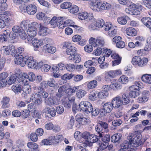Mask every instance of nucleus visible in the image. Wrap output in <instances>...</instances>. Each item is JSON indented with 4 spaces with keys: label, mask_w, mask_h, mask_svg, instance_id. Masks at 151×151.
Segmentation results:
<instances>
[{
    "label": "nucleus",
    "mask_w": 151,
    "mask_h": 151,
    "mask_svg": "<svg viewBox=\"0 0 151 151\" xmlns=\"http://www.w3.org/2000/svg\"><path fill=\"white\" fill-rule=\"evenodd\" d=\"M38 24L36 22L32 23L30 24V27L27 29L26 31L28 36L27 37V40L29 42L32 40L35 37L37 33V28L38 27Z\"/></svg>",
    "instance_id": "obj_1"
},
{
    "label": "nucleus",
    "mask_w": 151,
    "mask_h": 151,
    "mask_svg": "<svg viewBox=\"0 0 151 151\" xmlns=\"http://www.w3.org/2000/svg\"><path fill=\"white\" fill-rule=\"evenodd\" d=\"M82 137L85 139L84 143L88 146L91 145L92 143L96 142L98 140L97 136L88 132L83 133Z\"/></svg>",
    "instance_id": "obj_2"
},
{
    "label": "nucleus",
    "mask_w": 151,
    "mask_h": 151,
    "mask_svg": "<svg viewBox=\"0 0 151 151\" xmlns=\"http://www.w3.org/2000/svg\"><path fill=\"white\" fill-rule=\"evenodd\" d=\"M148 61L147 58H143L142 59L140 56H134L133 58L132 63L134 65L142 67L146 65Z\"/></svg>",
    "instance_id": "obj_3"
},
{
    "label": "nucleus",
    "mask_w": 151,
    "mask_h": 151,
    "mask_svg": "<svg viewBox=\"0 0 151 151\" xmlns=\"http://www.w3.org/2000/svg\"><path fill=\"white\" fill-rule=\"evenodd\" d=\"M142 138V135L139 134L133 139L131 135L128 136L127 139L129 140V143L133 147H137L141 144L142 142L141 140Z\"/></svg>",
    "instance_id": "obj_4"
},
{
    "label": "nucleus",
    "mask_w": 151,
    "mask_h": 151,
    "mask_svg": "<svg viewBox=\"0 0 151 151\" xmlns=\"http://www.w3.org/2000/svg\"><path fill=\"white\" fill-rule=\"evenodd\" d=\"M79 109H78V111L82 110L86 113H89L91 112V109H93L92 104L89 102L86 101H82L80 103L78 106Z\"/></svg>",
    "instance_id": "obj_5"
},
{
    "label": "nucleus",
    "mask_w": 151,
    "mask_h": 151,
    "mask_svg": "<svg viewBox=\"0 0 151 151\" xmlns=\"http://www.w3.org/2000/svg\"><path fill=\"white\" fill-rule=\"evenodd\" d=\"M1 52L4 54L8 55L11 53L13 55L16 53L15 47L11 45L7 46H3L1 49Z\"/></svg>",
    "instance_id": "obj_6"
},
{
    "label": "nucleus",
    "mask_w": 151,
    "mask_h": 151,
    "mask_svg": "<svg viewBox=\"0 0 151 151\" xmlns=\"http://www.w3.org/2000/svg\"><path fill=\"white\" fill-rule=\"evenodd\" d=\"M35 74L32 72H30L27 74L26 73H24L22 76L19 78L20 81H22L23 82L26 83L28 82V80L30 81H33L35 80Z\"/></svg>",
    "instance_id": "obj_7"
},
{
    "label": "nucleus",
    "mask_w": 151,
    "mask_h": 151,
    "mask_svg": "<svg viewBox=\"0 0 151 151\" xmlns=\"http://www.w3.org/2000/svg\"><path fill=\"white\" fill-rule=\"evenodd\" d=\"M50 40V39L47 38H45L43 40L33 38L31 41V43L34 47H39L44 44L49 43V42Z\"/></svg>",
    "instance_id": "obj_8"
},
{
    "label": "nucleus",
    "mask_w": 151,
    "mask_h": 151,
    "mask_svg": "<svg viewBox=\"0 0 151 151\" xmlns=\"http://www.w3.org/2000/svg\"><path fill=\"white\" fill-rule=\"evenodd\" d=\"M20 79H18L19 82L20 83V85L22 86V91L23 93H22V95L27 96V94H28L31 91V88L30 85L28 84V82L26 83L23 82L22 81H20Z\"/></svg>",
    "instance_id": "obj_9"
},
{
    "label": "nucleus",
    "mask_w": 151,
    "mask_h": 151,
    "mask_svg": "<svg viewBox=\"0 0 151 151\" xmlns=\"http://www.w3.org/2000/svg\"><path fill=\"white\" fill-rule=\"evenodd\" d=\"M64 47L67 48L66 52V54L70 56H73L77 52L76 48L74 46L70 45V44L65 42Z\"/></svg>",
    "instance_id": "obj_10"
},
{
    "label": "nucleus",
    "mask_w": 151,
    "mask_h": 151,
    "mask_svg": "<svg viewBox=\"0 0 151 151\" xmlns=\"http://www.w3.org/2000/svg\"><path fill=\"white\" fill-rule=\"evenodd\" d=\"M129 7L132 9V14L134 15H139L142 9V7L141 5H137L132 2L129 5Z\"/></svg>",
    "instance_id": "obj_11"
},
{
    "label": "nucleus",
    "mask_w": 151,
    "mask_h": 151,
    "mask_svg": "<svg viewBox=\"0 0 151 151\" xmlns=\"http://www.w3.org/2000/svg\"><path fill=\"white\" fill-rule=\"evenodd\" d=\"M60 101L59 98H58L55 96L52 98L49 97L45 99L44 101V102L45 104L47 105L52 106L58 104Z\"/></svg>",
    "instance_id": "obj_12"
},
{
    "label": "nucleus",
    "mask_w": 151,
    "mask_h": 151,
    "mask_svg": "<svg viewBox=\"0 0 151 151\" xmlns=\"http://www.w3.org/2000/svg\"><path fill=\"white\" fill-rule=\"evenodd\" d=\"M24 60H25L26 64H28L29 68H35L37 66V63L33 59V57L31 56H25Z\"/></svg>",
    "instance_id": "obj_13"
},
{
    "label": "nucleus",
    "mask_w": 151,
    "mask_h": 151,
    "mask_svg": "<svg viewBox=\"0 0 151 151\" xmlns=\"http://www.w3.org/2000/svg\"><path fill=\"white\" fill-rule=\"evenodd\" d=\"M90 4L91 7L93 10L97 12L101 11L100 2L96 0H93Z\"/></svg>",
    "instance_id": "obj_14"
},
{
    "label": "nucleus",
    "mask_w": 151,
    "mask_h": 151,
    "mask_svg": "<svg viewBox=\"0 0 151 151\" xmlns=\"http://www.w3.org/2000/svg\"><path fill=\"white\" fill-rule=\"evenodd\" d=\"M24 59V57L22 55H20L17 56L14 59V61L16 64L23 67L26 64V61Z\"/></svg>",
    "instance_id": "obj_15"
},
{
    "label": "nucleus",
    "mask_w": 151,
    "mask_h": 151,
    "mask_svg": "<svg viewBox=\"0 0 151 151\" xmlns=\"http://www.w3.org/2000/svg\"><path fill=\"white\" fill-rule=\"evenodd\" d=\"M37 10L36 6L34 4H29L26 7L27 12L31 15L35 14Z\"/></svg>",
    "instance_id": "obj_16"
},
{
    "label": "nucleus",
    "mask_w": 151,
    "mask_h": 151,
    "mask_svg": "<svg viewBox=\"0 0 151 151\" xmlns=\"http://www.w3.org/2000/svg\"><path fill=\"white\" fill-rule=\"evenodd\" d=\"M107 76L110 78H114L116 76L121 75L122 74L121 70H110L106 73Z\"/></svg>",
    "instance_id": "obj_17"
},
{
    "label": "nucleus",
    "mask_w": 151,
    "mask_h": 151,
    "mask_svg": "<svg viewBox=\"0 0 151 151\" xmlns=\"http://www.w3.org/2000/svg\"><path fill=\"white\" fill-rule=\"evenodd\" d=\"M122 103V101L121 97L119 96H117L114 98L111 101V103L113 107L115 108L119 107Z\"/></svg>",
    "instance_id": "obj_18"
},
{
    "label": "nucleus",
    "mask_w": 151,
    "mask_h": 151,
    "mask_svg": "<svg viewBox=\"0 0 151 151\" xmlns=\"http://www.w3.org/2000/svg\"><path fill=\"white\" fill-rule=\"evenodd\" d=\"M66 86L65 85L61 86L59 88L58 92L56 94L55 96L58 98H59L60 100L61 97L66 93Z\"/></svg>",
    "instance_id": "obj_19"
},
{
    "label": "nucleus",
    "mask_w": 151,
    "mask_h": 151,
    "mask_svg": "<svg viewBox=\"0 0 151 151\" xmlns=\"http://www.w3.org/2000/svg\"><path fill=\"white\" fill-rule=\"evenodd\" d=\"M47 44L45 45L43 47V51L51 53H53L56 51V49L55 47H52L50 44Z\"/></svg>",
    "instance_id": "obj_20"
},
{
    "label": "nucleus",
    "mask_w": 151,
    "mask_h": 151,
    "mask_svg": "<svg viewBox=\"0 0 151 151\" xmlns=\"http://www.w3.org/2000/svg\"><path fill=\"white\" fill-rule=\"evenodd\" d=\"M11 32L9 30H6L4 31L3 34L0 35V42L7 41V38L10 36Z\"/></svg>",
    "instance_id": "obj_21"
},
{
    "label": "nucleus",
    "mask_w": 151,
    "mask_h": 151,
    "mask_svg": "<svg viewBox=\"0 0 151 151\" xmlns=\"http://www.w3.org/2000/svg\"><path fill=\"white\" fill-rule=\"evenodd\" d=\"M68 58L69 60L76 63H79L81 60V56L78 54H75L73 56H69Z\"/></svg>",
    "instance_id": "obj_22"
},
{
    "label": "nucleus",
    "mask_w": 151,
    "mask_h": 151,
    "mask_svg": "<svg viewBox=\"0 0 151 151\" xmlns=\"http://www.w3.org/2000/svg\"><path fill=\"white\" fill-rule=\"evenodd\" d=\"M113 107L111 103L108 102L104 104L103 109L106 113H109L111 111Z\"/></svg>",
    "instance_id": "obj_23"
},
{
    "label": "nucleus",
    "mask_w": 151,
    "mask_h": 151,
    "mask_svg": "<svg viewBox=\"0 0 151 151\" xmlns=\"http://www.w3.org/2000/svg\"><path fill=\"white\" fill-rule=\"evenodd\" d=\"M141 21L144 24L151 30V18L149 17H144L142 18Z\"/></svg>",
    "instance_id": "obj_24"
},
{
    "label": "nucleus",
    "mask_w": 151,
    "mask_h": 151,
    "mask_svg": "<svg viewBox=\"0 0 151 151\" xmlns=\"http://www.w3.org/2000/svg\"><path fill=\"white\" fill-rule=\"evenodd\" d=\"M126 33L128 36H134L136 35L137 32L134 28L129 27L126 29Z\"/></svg>",
    "instance_id": "obj_25"
},
{
    "label": "nucleus",
    "mask_w": 151,
    "mask_h": 151,
    "mask_svg": "<svg viewBox=\"0 0 151 151\" xmlns=\"http://www.w3.org/2000/svg\"><path fill=\"white\" fill-rule=\"evenodd\" d=\"M31 24L29 20H24L22 21L20 24V27L23 29H25L27 30V28L30 27Z\"/></svg>",
    "instance_id": "obj_26"
},
{
    "label": "nucleus",
    "mask_w": 151,
    "mask_h": 151,
    "mask_svg": "<svg viewBox=\"0 0 151 151\" xmlns=\"http://www.w3.org/2000/svg\"><path fill=\"white\" fill-rule=\"evenodd\" d=\"M10 99L9 98L7 97H4L1 101V103L3 108L8 107L9 106V102Z\"/></svg>",
    "instance_id": "obj_27"
},
{
    "label": "nucleus",
    "mask_w": 151,
    "mask_h": 151,
    "mask_svg": "<svg viewBox=\"0 0 151 151\" xmlns=\"http://www.w3.org/2000/svg\"><path fill=\"white\" fill-rule=\"evenodd\" d=\"M45 111L47 114H50L51 116L53 117L55 116L56 112L54 108H45L44 109Z\"/></svg>",
    "instance_id": "obj_28"
},
{
    "label": "nucleus",
    "mask_w": 151,
    "mask_h": 151,
    "mask_svg": "<svg viewBox=\"0 0 151 151\" xmlns=\"http://www.w3.org/2000/svg\"><path fill=\"white\" fill-rule=\"evenodd\" d=\"M141 79L144 82L150 84H151V74H145L143 75Z\"/></svg>",
    "instance_id": "obj_29"
},
{
    "label": "nucleus",
    "mask_w": 151,
    "mask_h": 151,
    "mask_svg": "<svg viewBox=\"0 0 151 151\" xmlns=\"http://www.w3.org/2000/svg\"><path fill=\"white\" fill-rule=\"evenodd\" d=\"M98 92L96 91H92L90 93L89 96V98L91 101H94L99 98Z\"/></svg>",
    "instance_id": "obj_30"
},
{
    "label": "nucleus",
    "mask_w": 151,
    "mask_h": 151,
    "mask_svg": "<svg viewBox=\"0 0 151 151\" xmlns=\"http://www.w3.org/2000/svg\"><path fill=\"white\" fill-rule=\"evenodd\" d=\"M40 30L39 34L43 36L46 35L47 34V28L41 24H40Z\"/></svg>",
    "instance_id": "obj_31"
},
{
    "label": "nucleus",
    "mask_w": 151,
    "mask_h": 151,
    "mask_svg": "<svg viewBox=\"0 0 151 151\" xmlns=\"http://www.w3.org/2000/svg\"><path fill=\"white\" fill-rule=\"evenodd\" d=\"M57 26L61 29H63L65 26V21L63 17H58Z\"/></svg>",
    "instance_id": "obj_32"
},
{
    "label": "nucleus",
    "mask_w": 151,
    "mask_h": 151,
    "mask_svg": "<svg viewBox=\"0 0 151 151\" xmlns=\"http://www.w3.org/2000/svg\"><path fill=\"white\" fill-rule=\"evenodd\" d=\"M128 94L127 93H124L122 96V103L124 105H126L129 103L130 100Z\"/></svg>",
    "instance_id": "obj_33"
},
{
    "label": "nucleus",
    "mask_w": 151,
    "mask_h": 151,
    "mask_svg": "<svg viewBox=\"0 0 151 151\" xmlns=\"http://www.w3.org/2000/svg\"><path fill=\"white\" fill-rule=\"evenodd\" d=\"M21 85H13L12 87V90L16 93L18 94L19 93H21L22 91Z\"/></svg>",
    "instance_id": "obj_34"
},
{
    "label": "nucleus",
    "mask_w": 151,
    "mask_h": 151,
    "mask_svg": "<svg viewBox=\"0 0 151 151\" xmlns=\"http://www.w3.org/2000/svg\"><path fill=\"white\" fill-rule=\"evenodd\" d=\"M97 86V82L96 80H93L88 82L87 84V88L90 89H93Z\"/></svg>",
    "instance_id": "obj_35"
},
{
    "label": "nucleus",
    "mask_w": 151,
    "mask_h": 151,
    "mask_svg": "<svg viewBox=\"0 0 151 151\" xmlns=\"http://www.w3.org/2000/svg\"><path fill=\"white\" fill-rule=\"evenodd\" d=\"M121 137L122 135L120 134H115L111 137V141L114 142H118L120 140Z\"/></svg>",
    "instance_id": "obj_36"
},
{
    "label": "nucleus",
    "mask_w": 151,
    "mask_h": 151,
    "mask_svg": "<svg viewBox=\"0 0 151 151\" xmlns=\"http://www.w3.org/2000/svg\"><path fill=\"white\" fill-rule=\"evenodd\" d=\"M17 76L15 74H12L8 78L7 82L8 84L10 85L14 83L16 80Z\"/></svg>",
    "instance_id": "obj_37"
},
{
    "label": "nucleus",
    "mask_w": 151,
    "mask_h": 151,
    "mask_svg": "<svg viewBox=\"0 0 151 151\" xmlns=\"http://www.w3.org/2000/svg\"><path fill=\"white\" fill-rule=\"evenodd\" d=\"M111 7V5L109 3L104 2H101V11L103 10H109Z\"/></svg>",
    "instance_id": "obj_38"
},
{
    "label": "nucleus",
    "mask_w": 151,
    "mask_h": 151,
    "mask_svg": "<svg viewBox=\"0 0 151 151\" xmlns=\"http://www.w3.org/2000/svg\"><path fill=\"white\" fill-rule=\"evenodd\" d=\"M96 41V47L97 46L102 47L104 45L105 43L104 39L103 37H98Z\"/></svg>",
    "instance_id": "obj_39"
},
{
    "label": "nucleus",
    "mask_w": 151,
    "mask_h": 151,
    "mask_svg": "<svg viewBox=\"0 0 151 151\" xmlns=\"http://www.w3.org/2000/svg\"><path fill=\"white\" fill-rule=\"evenodd\" d=\"M52 72L53 73V76L55 78H58L60 76L59 69L55 66H54L52 68Z\"/></svg>",
    "instance_id": "obj_40"
},
{
    "label": "nucleus",
    "mask_w": 151,
    "mask_h": 151,
    "mask_svg": "<svg viewBox=\"0 0 151 151\" xmlns=\"http://www.w3.org/2000/svg\"><path fill=\"white\" fill-rule=\"evenodd\" d=\"M27 146L29 148L36 150L38 148V145L36 143L32 142H29L27 143Z\"/></svg>",
    "instance_id": "obj_41"
},
{
    "label": "nucleus",
    "mask_w": 151,
    "mask_h": 151,
    "mask_svg": "<svg viewBox=\"0 0 151 151\" xmlns=\"http://www.w3.org/2000/svg\"><path fill=\"white\" fill-rule=\"evenodd\" d=\"M129 95L131 98H134L139 95V93L137 89L135 88L134 91H131L129 92Z\"/></svg>",
    "instance_id": "obj_42"
},
{
    "label": "nucleus",
    "mask_w": 151,
    "mask_h": 151,
    "mask_svg": "<svg viewBox=\"0 0 151 151\" xmlns=\"http://www.w3.org/2000/svg\"><path fill=\"white\" fill-rule=\"evenodd\" d=\"M76 91V96L78 98H82L86 93V91L83 89H80Z\"/></svg>",
    "instance_id": "obj_43"
},
{
    "label": "nucleus",
    "mask_w": 151,
    "mask_h": 151,
    "mask_svg": "<svg viewBox=\"0 0 151 151\" xmlns=\"http://www.w3.org/2000/svg\"><path fill=\"white\" fill-rule=\"evenodd\" d=\"M117 29L116 27H112L108 32V35L111 37L114 36L117 33Z\"/></svg>",
    "instance_id": "obj_44"
},
{
    "label": "nucleus",
    "mask_w": 151,
    "mask_h": 151,
    "mask_svg": "<svg viewBox=\"0 0 151 151\" xmlns=\"http://www.w3.org/2000/svg\"><path fill=\"white\" fill-rule=\"evenodd\" d=\"M69 12L73 14L79 11L78 7L76 5L71 6L69 9Z\"/></svg>",
    "instance_id": "obj_45"
},
{
    "label": "nucleus",
    "mask_w": 151,
    "mask_h": 151,
    "mask_svg": "<svg viewBox=\"0 0 151 151\" xmlns=\"http://www.w3.org/2000/svg\"><path fill=\"white\" fill-rule=\"evenodd\" d=\"M65 26H73L74 28H78L79 27L78 26L74 24V22L71 20L68 19L66 21H65Z\"/></svg>",
    "instance_id": "obj_46"
},
{
    "label": "nucleus",
    "mask_w": 151,
    "mask_h": 151,
    "mask_svg": "<svg viewBox=\"0 0 151 151\" xmlns=\"http://www.w3.org/2000/svg\"><path fill=\"white\" fill-rule=\"evenodd\" d=\"M88 17V14L86 12H84L79 14L78 18L81 20H85Z\"/></svg>",
    "instance_id": "obj_47"
},
{
    "label": "nucleus",
    "mask_w": 151,
    "mask_h": 151,
    "mask_svg": "<svg viewBox=\"0 0 151 151\" xmlns=\"http://www.w3.org/2000/svg\"><path fill=\"white\" fill-rule=\"evenodd\" d=\"M99 98L104 99L107 97L109 95L108 92H105L103 91L98 92Z\"/></svg>",
    "instance_id": "obj_48"
},
{
    "label": "nucleus",
    "mask_w": 151,
    "mask_h": 151,
    "mask_svg": "<svg viewBox=\"0 0 151 151\" xmlns=\"http://www.w3.org/2000/svg\"><path fill=\"white\" fill-rule=\"evenodd\" d=\"M119 81L122 84H126L128 81V78L125 76H122L119 78Z\"/></svg>",
    "instance_id": "obj_49"
},
{
    "label": "nucleus",
    "mask_w": 151,
    "mask_h": 151,
    "mask_svg": "<svg viewBox=\"0 0 151 151\" xmlns=\"http://www.w3.org/2000/svg\"><path fill=\"white\" fill-rule=\"evenodd\" d=\"M58 19V17L57 18L55 17H54L51 19L50 22V24L53 27H56L57 25V23Z\"/></svg>",
    "instance_id": "obj_50"
},
{
    "label": "nucleus",
    "mask_w": 151,
    "mask_h": 151,
    "mask_svg": "<svg viewBox=\"0 0 151 151\" xmlns=\"http://www.w3.org/2000/svg\"><path fill=\"white\" fill-rule=\"evenodd\" d=\"M91 21L93 22L89 26V28L91 30H96L97 29L98 26L96 23V20L95 19L91 18Z\"/></svg>",
    "instance_id": "obj_51"
},
{
    "label": "nucleus",
    "mask_w": 151,
    "mask_h": 151,
    "mask_svg": "<svg viewBox=\"0 0 151 151\" xmlns=\"http://www.w3.org/2000/svg\"><path fill=\"white\" fill-rule=\"evenodd\" d=\"M118 23L121 25L125 24L127 23V20L125 17H121L117 18Z\"/></svg>",
    "instance_id": "obj_52"
},
{
    "label": "nucleus",
    "mask_w": 151,
    "mask_h": 151,
    "mask_svg": "<svg viewBox=\"0 0 151 151\" xmlns=\"http://www.w3.org/2000/svg\"><path fill=\"white\" fill-rule=\"evenodd\" d=\"M72 4L69 2H66L62 3L60 4V8L63 9H67L71 6Z\"/></svg>",
    "instance_id": "obj_53"
},
{
    "label": "nucleus",
    "mask_w": 151,
    "mask_h": 151,
    "mask_svg": "<svg viewBox=\"0 0 151 151\" xmlns=\"http://www.w3.org/2000/svg\"><path fill=\"white\" fill-rule=\"evenodd\" d=\"M112 24L109 22H107L104 25L103 28L106 31H109L112 28Z\"/></svg>",
    "instance_id": "obj_54"
},
{
    "label": "nucleus",
    "mask_w": 151,
    "mask_h": 151,
    "mask_svg": "<svg viewBox=\"0 0 151 151\" xmlns=\"http://www.w3.org/2000/svg\"><path fill=\"white\" fill-rule=\"evenodd\" d=\"M66 68L68 71H73L75 69V66L73 64H68L66 65Z\"/></svg>",
    "instance_id": "obj_55"
},
{
    "label": "nucleus",
    "mask_w": 151,
    "mask_h": 151,
    "mask_svg": "<svg viewBox=\"0 0 151 151\" xmlns=\"http://www.w3.org/2000/svg\"><path fill=\"white\" fill-rule=\"evenodd\" d=\"M119 88V85L117 83H114L109 85V89L116 90Z\"/></svg>",
    "instance_id": "obj_56"
},
{
    "label": "nucleus",
    "mask_w": 151,
    "mask_h": 151,
    "mask_svg": "<svg viewBox=\"0 0 151 151\" xmlns=\"http://www.w3.org/2000/svg\"><path fill=\"white\" fill-rule=\"evenodd\" d=\"M96 23L98 27L101 28L103 27L105 22L103 19H98L97 21H96Z\"/></svg>",
    "instance_id": "obj_57"
},
{
    "label": "nucleus",
    "mask_w": 151,
    "mask_h": 151,
    "mask_svg": "<svg viewBox=\"0 0 151 151\" xmlns=\"http://www.w3.org/2000/svg\"><path fill=\"white\" fill-rule=\"evenodd\" d=\"M51 68V66L47 64H44L41 67V70L42 72L48 71Z\"/></svg>",
    "instance_id": "obj_58"
},
{
    "label": "nucleus",
    "mask_w": 151,
    "mask_h": 151,
    "mask_svg": "<svg viewBox=\"0 0 151 151\" xmlns=\"http://www.w3.org/2000/svg\"><path fill=\"white\" fill-rule=\"evenodd\" d=\"M91 112L92 115L94 116H97L99 113V110L97 108H94L91 109Z\"/></svg>",
    "instance_id": "obj_59"
},
{
    "label": "nucleus",
    "mask_w": 151,
    "mask_h": 151,
    "mask_svg": "<svg viewBox=\"0 0 151 151\" xmlns=\"http://www.w3.org/2000/svg\"><path fill=\"white\" fill-rule=\"evenodd\" d=\"M122 123V120L120 119H118L113 121L112 122L113 125L114 127L119 126Z\"/></svg>",
    "instance_id": "obj_60"
},
{
    "label": "nucleus",
    "mask_w": 151,
    "mask_h": 151,
    "mask_svg": "<svg viewBox=\"0 0 151 151\" xmlns=\"http://www.w3.org/2000/svg\"><path fill=\"white\" fill-rule=\"evenodd\" d=\"M74 119L73 116H70V121L68 124V127L69 129H72L74 123Z\"/></svg>",
    "instance_id": "obj_61"
},
{
    "label": "nucleus",
    "mask_w": 151,
    "mask_h": 151,
    "mask_svg": "<svg viewBox=\"0 0 151 151\" xmlns=\"http://www.w3.org/2000/svg\"><path fill=\"white\" fill-rule=\"evenodd\" d=\"M12 29L14 32L17 33L19 34V32H21L23 30L21 27H20L19 26H17L13 27Z\"/></svg>",
    "instance_id": "obj_62"
},
{
    "label": "nucleus",
    "mask_w": 151,
    "mask_h": 151,
    "mask_svg": "<svg viewBox=\"0 0 151 151\" xmlns=\"http://www.w3.org/2000/svg\"><path fill=\"white\" fill-rule=\"evenodd\" d=\"M56 110L58 114H60L64 112V109L62 106L59 105L56 107Z\"/></svg>",
    "instance_id": "obj_63"
},
{
    "label": "nucleus",
    "mask_w": 151,
    "mask_h": 151,
    "mask_svg": "<svg viewBox=\"0 0 151 151\" xmlns=\"http://www.w3.org/2000/svg\"><path fill=\"white\" fill-rule=\"evenodd\" d=\"M148 42V39L147 40V45L144 48V50L145 51H149L151 50V39H150Z\"/></svg>",
    "instance_id": "obj_64"
}]
</instances>
